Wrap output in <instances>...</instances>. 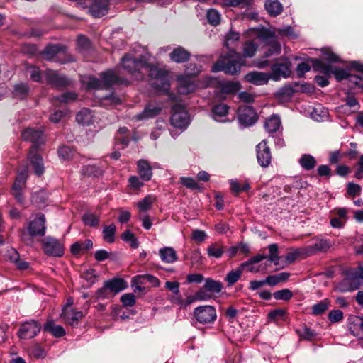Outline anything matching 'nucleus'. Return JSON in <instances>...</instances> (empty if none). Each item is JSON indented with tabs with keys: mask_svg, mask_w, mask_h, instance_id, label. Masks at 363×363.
Here are the masks:
<instances>
[{
	"mask_svg": "<svg viewBox=\"0 0 363 363\" xmlns=\"http://www.w3.org/2000/svg\"><path fill=\"white\" fill-rule=\"evenodd\" d=\"M257 158L259 164L262 167H268L271 162L270 149L265 140L262 141L257 145Z\"/></svg>",
	"mask_w": 363,
	"mask_h": 363,
	"instance_id": "14",
	"label": "nucleus"
},
{
	"mask_svg": "<svg viewBox=\"0 0 363 363\" xmlns=\"http://www.w3.org/2000/svg\"><path fill=\"white\" fill-rule=\"evenodd\" d=\"M186 74L185 76L195 77L201 72V66L194 62H189L186 65Z\"/></svg>",
	"mask_w": 363,
	"mask_h": 363,
	"instance_id": "57",
	"label": "nucleus"
},
{
	"mask_svg": "<svg viewBox=\"0 0 363 363\" xmlns=\"http://www.w3.org/2000/svg\"><path fill=\"white\" fill-rule=\"evenodd\" d=\"M243 60L240 53L235 48L220 59L212 67V72L224 71L226 74H235L240 71Z\"/></svg>",
	"mask_w": 363,
	"mask_h": 363,
	"instance_id": "1",
	"label": "nucleus"
},
{
	"mask_svg": "<svg viewBox=\"0 0 363 363\" xmlns=\"http://www.w3.org/2000/svg\"><path fill=\"white\" fill-rule=\"evenodd\" d=\"M194 316L201 324L211 323L216 319V309L211 306H199L194 309Z\"/></svg>",
	"mask_w": 363,
	"mask_h": 363,
	"instance_id": "8",
	"label": "nucleus"
},
{
	"mask_svg": "<svg viewBox=\"0 0 363 363\" xmlns=\"http://www.w3.org/2000/svg\"><path fill=\"white\" fill-rule=\"evenodd\" d=\"M159 255L162 260L167 263H172L177 259L176 251L170 247H165L160 249Z\"/></svg>",
	"mask_w": 363,
	"mask_h": 363,
	"instance_id": "32",
	"label": "nucleus"
},
{
	"mask_svg": "<svg viewBox=\"0 0 363 363\" xmlns=\"http://www.w3.org/2000/svg\"><path fill=\"white\" fill-rule=\"evenodd\" d=\"M207 19L210 24L217 26L220 23V17L218 12L215 9H210L207 12Z\"/></svg>",
	"mask_w": 363,
	"mask_h": 363,
	"instance_id": "60",
	"label": "nucleus"
},
{
	"mask_svg": "<svg viewBox=\"0 0 363 363\" xmlns=\"http://www.w3.org/2000/svg\"><path fill=\"white\" fill-rule=\"evenodd\" d=\"M294 89L291 85H286L279 89L277 92V96L281 100L290 99L294 93Z\"/></svg>",
	"mask_w": 363,
	"mask_h": 363,
	"instance_id": "50",
	"label": "nucleus"
},
{
	"mask_svg": "<svg viewBox=\"0 0 363 363\" xmlns=\"http://www.w3.org/2000/svg\"><path fill=\"white\" fill-rule=\"evenodd\" d=\"M330 246V243L327 240H318L315 243L305 248L306 257L311 256L319 252H327Z\"/></svg>",
	"mask_w": 363,
	"mask_h": 363,
	"instance_id": "17",
	"label": "nucleus"
},
{
	"mask_svg": "<svg viewBox=\"0 0 363 363\" xmlns=\"http://www.w3.org/2000/svg\"><path fill=\"white\" fill-rule=\"evenodd\" d=\"M21 136L24 140L30 141L33 144L30 150L31 154L38 151V147L45 142L43 132L32 128L25 129L22 132Z\"/></svg>",
	"mask_w": 363,
	"mask_h": 363,
	"instance_id": "7",
	"label": "nucleus"
},
{
	"mask_svg": "<svg viewBox=\"0 0 363 363\" xmlns=\"http://www.w3.org/2000/svg\"><path fill=\"white\" fill-rule=\"evenodd\" d=\"M121 239L127 242H130V246L133 248L138 247V242L135 235L131 233L129 230H125L121 235Z\"/></svg>",
	"mask_w": 363,
	"mask_h": 363,
	"instance_id": "52",
	"label": "nucleus"
},
{
	"mask_svg": "<svg viewBox=\"0 0 363 363\" xmlns=\"http://www.w3.org/2000/svg\"><path fill=\"white\" fill-rule=\"evenodd\" d=\"M347 328L353 336H358L359 330L363 331V315L362 316L350 315L347 319Z\"/></svg>",
	"mask_w": 363,
	"mask_h": 363,
	"instance_id": "18",
	"label": "nucleus"
},
{
	"mask_svg": "<svg viewBox=\"0 0 363 363\" xmlns=\"http://www.w3.org/2000/svg\"><path fill=\"white\" fill-rule=\"evenodd\" d=\"M191 54L182 47L174 49L169 53L170 59L177 63H183L189 60Z\"/></svg>",
	"mask_w": 363,
	"mask_h": 363,
	"instance_id": "23",
	"label": "nucleus"
},
{
	"mask_svg": "<svg viewBox=\"0 0 363 363\" xmlns=\"http://www.w3.org/2000/svg\"><path fill=\"white\" fill-rule=\"evenodd\" d=\"M225 247L219 242L211 243L206 249L209 257L220 258L225 252Z\"/></svg>",
	"mask_w": 363,
	"mask_h": 363,
	"instance_id": "29",
	"label": "nucleus"
},
{
	"mask_svg": "<svg viewBox=\"0 0 363 363\" xmlns=\"http://www.w3.org/2000/svg\"><path fill=\"white\" fill-rule=\"evenodd\" d=\"M138 174L144 181L151 179L152 176V167L147 161L140 160L138 162Z\"/></svg>",
	"mask_w": 363,
	"mask_h": 363,
	"instance_id": "26",
	"label": "nucleus"
},
{
	"mask_svg": "<svg viewBox=\"0 0 363 363\" xmlns=\"http://www.w3.org/2000/svg\"><path fill=\"white\" fill-rule=\"evenodd\" d=\"M43 330L50 333L56 337H62L66 334L63 327L56 325L53 320H48L44 325Z\"/></svg>",
	"mask_w": 363,
	"mask_h": 363,
	"instance_id": "31",
	"label": "nucleus"
},
{
	"mask_svg": "<svg viewBox=\"0 0 363 363\" xmlns=\"http://www.w3.org/2000/svg\"><path fill=\"white\" fill-rule=\"evenodd\" d=\"M290 276L288 272H281L275 275H270L266 278V282L269 286H275L280 282L286 281Z\"/></svg>",
	"mask_w": 363,
	"mask_h": 363,
	"instance_id": "40",
	"label": "nucleus"
},
{
	"mask_svg": "<svg viewBox=\"0 0 363 363\" xmlns=\"http://www.w3.org/2000/svg\"><path fill=\"white\" fill-rule=\"evenodd\" d=\"M84 316L82 311H73V310H67V308L63 309L61 317L64 318L65 322L72 327L78 325L79 320Z\"/></svg>",
	"mask_w": 363,
	"mask_h": 363,
	"instance_id": "19",
	"label": "nucleus"
},
{
	"mask_svg": "<svg viewBox=\"0 0 363 363\" xmlns=\"http://www.w3.org/2000/svg\"><path fill=\"white\" fill-rule=\"evenodd\" d=\"M41 325L35 320L26 322L23 323L18 331V336L21 339L33 338L40 331Z\"/></svg>",
	"mask_w": 363,
	"mask_h": 363,
	"instance_id": "13",
	"label": "nucleus"
},
{
	"mask_svg": "<svg viewBox=\"0 0 363 363\" xmlns=\"http://www.w3.org/2000/svg\"><path fill=\"white\" fill-rule=\"evenodd\" d=\"M116 227L115 224L111 223L108 226H105L103 230V238L108 243H112L115 240V233Z\"/></svg>",
	"mask_w": 363,
	"mask_h": 363,
	"instance_id": "43",
	"label": "nucleus"
},
{
	"mask_svg": "<svg viewBox=\"0 0 363 363\" xmlns=\"http://www.w3.org/2000/svg\"><path fill=\"white\" fill-rule=\"evenodd\" d=\"M47 84L55 89L69 86L71 81L65 76L60 74L57 71L48 69L43 73Z\"/></svg>",
	"mask_w": 363,
	"mask_h": 363,
	"instance_id": "6",
	"label": "nucleus"
},
{
	"mask_svg": "<svg viewBox=\"0 0 363 363\" xmlns=\"http://www.w3.org/2000/svg\"><path fill=\"white\" fill-rule=\"evenodd\" d=\"M196 86L191 77L185 75L177 77V90L180 94H188L196 90Z\"/></svg>",
	"mask_w": 363,
	"mask_h": 363,
	"instance_id": "15",
	"label": "nucleus"
},
{
	"mask_svg": "<svg viewBox=\"0 0 363 363\" xmlns=\"http://www.w3.org/2000/svg\"><path fill=\"white\" fill-rule=\"evenodd\" d=\"M155 200V198L152 196H147L142 201L138 203V207L142 211H148L151 208Z\"/></svg>",
	"mask_w": 363,
	"mask_h": 363,
	"instance_id": "55",
	"label": "nucleus"
},
{
	"mask_svg": "<svg viewBox=\"0 0 363 363\" xmlns=\"http://www.w3.org/2000/svg\"><path fill=\"white\" fill-rule=\"evenodd\" d=\"M223 289V284L211 278L205 280V284L199 291H203L206 294H210L211 296L214 294L220 293Z\"/></svg>",
	"mask_w": 363,
	"mask_h": 363,
	"instance_id": "20",
	"label": "nucleus"
},
{
	"mask_svg": "<svg viewBox=\"0 0 363 363\" xmlns=\"http://www.w3.org/2000/svg\"><path fill=\"white\" fill-rule=\"evenodd\" d=\"M273 296L276 300L289 301L292 298L293 293L289 289H284L275 291Z\"/></svg>",
	"mask_w": 363,
	"mask_h": 363,
	"instance_id": "54",
	"label": "nucleus"
},
{
	"mask_svg": "<svg viewBox=\"0 0 363 363\" xmlns=\"http://www.w3.org/2000/svg\"><path fill=\"white\" fill-rule=\"evenodd\" d=\"M172 114L170 123L177 128L186 127L189 123V115L185 106L182 104H175L172 107Z\"/></svg>",
	"mask_w": 363,
	"mask_h": 363,
	"instance_id": "4",
	"label": "nucleus"
},
{
	"mask_svg": "<svg viewBox=\"0 0 363 363\" xmlns=\"http://www.w3.org/2000/svg\"><path fill=\"white\" fill-rule=\"evenodd\" d=\"M82 172L84 174L87 176L99 177L103 174V171L95 165H87L83 167Z\"/></svg>",
	"mask_w": 363,
	"mask_h": 363,
	"instance_id": "56",
	"label": "nucleus"
},
{
	"mask_svg": "<svg viewBox=\"0 0 363 363\" xmlns=\"http://www.w3.org/2000/svg\"><path fill=\"white\" fill-rule=\"evenodd\" d=\"M264 7L271 16H277L283 11V6L277 0H267L264 4Z\"/></svg>",
	"mask_w": 363,
	"mask_h": 363,
	"instance_id": "30",
	"label": "nucleus"
},
{
	"mask_svg": "<svg viewBox=\"0 0 363 363\" xmlns=\"http://www.w3.org/2000/svg\"><path fill=\"white\" fill-rule=\"evenodd\" d=\"M122 67L129 73H140L142 69L147 65V57L141 55L139 58H135L130 54H126L121 59Z\"/></svg>",
	"mask_w": 363,
	"mask_h": 363,
	"instance_id": "5",
	"label": "nucleus"
},
{
	"mask_svg": "<svg viewBox=\"0 0 363 363\" xmlns=\"http://www.w3.org/2000/svg\"><path fill=\"white\" fill-rule=\"evenodd\" d=\"M297 333L301 340L308 341L313 340L317 337V333L315 330L308 328L307 326H304L302 330H298Z\"/></svg>",
	"mask_w": 363,
	"mask_h": 363,
	"instance_id": "45",
	"label": "nucleus"
},
{
	"mask_svg": "<svg viewBox=\"0 0 363 363\" xmlns=\"http://www.w3.org/2000/svg\"><path fill=\"white\" fill-rule=\"evenodd\" d=\"M82 220L86 225L90 227H97L99 224V218L93 213H85L82 216Z\"/></svg>",
	"mask_w": 363,
	"mask_h": 363,
	"instance_id": "53",
	"label": "nucleus"
},
{
	"mask_svg": "<svg viewBox=\"0 0 363 363\" xmlns=\"http://www.w3.org/2000/svg\"><path fill=\"white\" fill-rule=\"evenodd\" d=\"M77 99V94L74 92H65L60 96H55L53 99L59 101L62 103H69L72 101H74Z\"/></svg>",
	"mask_w": 363,
	"mask_h": 363,
	"instance_id": "63",
	"label": "nucleus"
},
{
	"mask_svg": "<svg viewBox=\"0 0 363 363\" xmlns=\"http://www.w3.org/2000/svg\"><path fill=\"white\" fill-rule=\"evenodd\" d=\"M211 298L210 294H206L203 291H198L194 296H189L184 302L181 301V307L186 308L196 300L206 301Z\"/></svg>",
	"mask_w": 363,
	"mask_h": 363,
	"instance_id": "35",
	"label": "nucleus"
},
{
	"mask_svg": "<svg viewBox=\"0 0 363 363\" xmlns=\"http://www.w3.org/2000/svg\"><path fill=\"white\" fill-rule=\"evenodd\" d=\"M238 119L245 126H250L257 121V115L252 107L245 106L238 110Z\"/></svg>",
	"mask_w": 363,
	"mask_h": 363,
	"instance_id": "12",
	"label": "nucleus"
},
{
	"mask_svg": "<svg viewBox=\"0 0 363 363\" xmlns=\"http://www.w3.org/2000/svg\"><path fill=\"white\" fill-rule=\"evenodd\" d=\"M42 242L43 249L46 255L59 257L64 255V247L57 239L47 237Z\"/></svg>",
	"mask_w": 363,
	"mask_h": 363,
	"instance_id": "9",
	"label": "nucleus"
},
{
	"mask_svg": "<svg viewBox=\"0 0 363 363\" xmlns=\"http://www.w3.org/2000/svg\"><path fill=\"white\" fill-rule=\"evenodd\" d=\"M114 296L113 293L109 291V289L106 287V284L104 283V286L99 289L94 296L96 301L105 298H111Z\"/></svg>",
	"mask_w": 363,
	"mask_h": 363,
	"instance_id": "51",
	"label": "nucleus"
},
{
	"mask_svg": "<svg viewBox=\"0 0 363 363\" xmlns=\"http://www.w3.org/2000/svg\"><path fill=\"white\" fill-rule=\"evenodd\" d=\"M108 0H93L89 5L90 13L96 17L99 18L108 13Z\"/></svg>",
	"mask_w": 363,
	"mask_h": 363,
	"instance_id": "16",
	"label": "nucleus"
},
{
	"mask_svg": "<svg viewBox=\"0 0 363 363\" xmlns=\"http://www.w3.org/2000/svg\"><path fill=\"white\" fill-rule=\"evenodd\" d=\"M67 47L60 44H50L45 47L42 55L48 60H52L60 52H65Z\"/></svg>",
	"mask_w": 363,
	"mask_h": 363,
	"instance_id": "21",
	"label": "nucleus"
},
{
	"mask_svg": "<svg viewBox=\"0 0 363 363\" xmlns=\"http://www.w3.org/2000/svg\"><path fill=\"white\" fill-rule=\"evenodd\" d=\"M361 281L351 274L350 277L345 279L340 285V289L342 292L352 291L358 289L360 287Z\"/></svg>",
	"mask_w": 363,
	"mask_h": 363,
	"instance_id": "27",
	"label": "nucleus"
},
{
	"mask_svg": "<svg viewBox=\"0 0 363 363\" xmlns=\"http://www.w3.org/2000/svg\"><path fill=\"white\" fill-rule=\"evenodd\" d=\"M104 283L106 284V287L109 289V291H111L114 296L128 286L125 281L121 278L109 279L104 281Z\"/></svg>",
	"mask_w": 363,
	"mask_h": 363,
	"instance_id": "24",
	"label": "nucleus"
},
{
	"mask_svg": "<svg viewBox=\"0 0 363 363\" xmlns=\"http://www.w3.org/2000/svg\"><path fill=\"white\" fill-rule=\"evenodd\" d=\"M58 154L65 160H70L74 156V151L68 146H62L58 150Z\"/></svg>",
	"mask_w": 363,
	"mask_h": 363,
	"instance_id": "64",
	"label": "nucleus"
},
{
	"mask_svg": "<svg viewBox=\"0 0 363 363\" xmlns=\"http://www.w3.org/2000/svg\"><path fill=\"white\" fill-rule=\"evenodd\" d=\"M269 74L260 72H251L246 75L247 82L256 85L267 84L270 78Z\"/></svg>",
	"mask_w": 363,
	"mask_h": 363,
	"instance_id": "22",
	"label": "nucleus"
},
{
	"mask_svg": "<svg viewBox=\"0 0 363 363\" xmlns=\"http://www.w3.org/2000/svg\"><path fill=\"white\" fill-rule=\"evenodd\" d=\"M101 78L103 79V85L105 89L110 88L115 84L125 86L129 84V82L126 79L119 77L114 70L111 69L102 72Z\"/></svg>",
	"mask_w": 363,
	"mask_h": 363,
	"instance_id": "11",
	"label": "nucleus"
},
{
	"mask_svg": "<svg viewBox=\"0 0 363 363\" xmlns=\"http://www.w3.org/2000/svg\"><path fill=\"white\" fill-rule=\"evenodd\" d=\"M37 152L38 151L31 154L30 151L28 158L30 160L31 165L34 169L35 174L38 176H41L44 172L43 158L37 153Z\"/></svg>",
	"mask_w": 363,
	"mask_h": 363,
	"instance_id": "25",
	"label": "nucleus"
},
{
	"mask_svg": "<svg viewBox=\"0 0 363 363\" xmlns=\"http://www.w3.org/2000/svg\"><path fill=\"white\" fill-rule=\"evenodd\" d=\"M229 106L225 104H218L213 106L212 113L213 118L216 119V117L225 116L228 113Z\"/></svg>",
	"mask_w": 363,
	"mask_h": 363,
	"instance_id": "47",
	"label": "nucleus"
},
{
	"mask_svg": "<svg viewBox=\"0 0 363 363\" xmlns=\"http://www.w3.org/2000/svg\"><path fill=\"white\" fill-rule=\"evenodd\" d=\"M312 66L315 71H318L324 74V76H327L328 77H330L331 74H333V70L334 67L328 64H325L322 60L318 59H312Z\"/></svg>",
	"mask_w": 363,
	"mask_h": 363,
	"instance_id": "28",
	"label": "nucleus"
},
{
	"mask_svg": "<svg viewBox=\"0 0 363 363\" xmlns=\"http://www.w3.org/2000/svg\"><path fill=\"white\" fill-rule=\"evenodd\" d=\"M92 114L90 110L83 108L76 116V121L79 124L82 125H88L92 121Z\"/></svg>",
	"mask_w": 363,
	"mask_h": 363,
	"instance_id": "36",
	"label": "nucleus"
},
{
	"mask_svg": "<svg viewBox=\"0 0 363 363\" xmlns=\"http://www.w3.org/2000/svg\"><path fill=\"white\" fill-rule=\"evenodd\" d=\"M281 125V120L276 115L272 116L265 121L264 127L269 133L277 132Z\"/></svg>",
	"mask_w": 363,
	"mask_h": 363,
	"instance_id": "37",
	"label": "nucleus"
},
{
	"mask_svg": "<svg viewBox=\"0 0 363 363\" xmlns=\"http://www.w3.org/2000/svg\"><path fill=\"white\" fill-rule=\"evenodd\" d=\"M29 92V87L27 84L21 83L16 84L13 89V95L19 99L26 98Z\"/></svg>",
	"mask_w": 363,
	"mask_h": 363,
	"instance_id": "44",
	"label": "nucleus"
},
{
	"mask_svg": "<svg viewBox=\"0 0 363 363\" xmlns=\"http://www.w3.org/2000/svg\"><path fill=\"white\" fill-rule=\"evenodd\" d=\"M316 160L311 155L304 154L299 159V164L305 170L313 169L316 165Z\"/></svg>",
	"mask_w": 363,
	"mask_h": 363,
	"instance_id": "38",
	"label": "nucleus"
},
{
	"mask_svg": "<svg viewBox=\"0 0 363 363\" xmlns=\"http://www.w3.org/2000/svg\"><path fill=\"white\" fill-rule=\"evenodd\" d=\"M144 69H146L149 76L152 79H155L160 81V84L157 82H154L152 85L158 90L167 91L169 88V84L167 80V72L163 69L159 68L157 66L149 64L147 61V65Z\"/></svg>",
	"mask_w": 363,
	"mask_h": 363,
	"instance_id": "3",
	"label": "nucleus"
},
{
	"mask_svg": "<svg viewBox=\"0 0 363 363\" xmlns=\"http://www.w3.org/2000/svg\"><path fill=\"white\" fill-rule=\"evenodd\" d=\"M149 282L153 286H158L160 285L159 279L150 274L138 275L133 279V282L135 284H143Z\"/></svg>",
	"mask_w": 363,
	"mask_h": 363,
	"instance_id": "34",
	"label": "nucleus"
},
{
	"mask_svg": "<svg viewBox=\"0 0 363 363\" xmlns=\"http://www.w3.org/2000/svg\"><path fill=\"white\" fill-rule=\"evenodd\" d=\"M281 52V45L277 41H272L268 45L264 52V57H269L274 55H279Z\"/></svg>",
	"mask_w": 363,
	"mask_h": 363,
	"instance_id": "48",
	"label": "nucleus"
},
{
	"mask_svg": "<svg viewBox=\"0 0 363 363\" xmlns=\"http://www.w3.org/2000/svg\"><path fill=\"white\" fill-rule=\"evenodd\" d=\"M333 74L335 76L337 81H341L345 79H348L350 82H354V79L352 77L355 76V74H349L347 71L343 69L338 68L337 67H334L333 70Z\"/></svg>",
	"mask_w": 363,
	"mask_h": 363,
	"instance_id": "46",
	"label": "nucleus"
},
{
	"mask_svg": "<svg viewBox=\"0 0 363 363\" xmlns=\"http://www.w3.org/2000/svg\"><path fill=\"white\" fill-rule=\"evenodd\" d=\"M258 45L254 41H247L242 45V56L244 57H252L255 55Z\"/></svg>",
	"mask_w": 363,
	"mask_h": 363,
	"instance_id": "42",
	"label": "nucleus"
},
{
	"mask_svg": "<svg viewBox=\"0 0 363 363\" xmlns=\"http://www.w3.org/2000/svg\"><path fill=\"white\" fill-rule=\"evenodd\" d=\"M322 59L329 62H337L340 60L339 57L329 49L322 51Z\"/></svg>",
	"mask_w": 363,
	"mask_h": 363,
	"instance_id": "62",
	"label": "nucleus"
},
{
	"mask_svg": "<svg viewBox=\"0 0 363 363\" xmlns=\"http://www.w3.org/2000/svg\"><path fill=\"white\" fill-rule=\"evenodd\" d=\"M161 111V108L148 104L144 108V111L137 116L138 120L151 118L157 116Z\"/></svg>",
	"mask_w": 363,
	"mask_h": 363,
	"instance_id": "33",
	"label": "nucleus"
},
{
	"mask_svg": "<svg viewBox=\"0 0 363 363\" xmlns=\"http://www.w3.org/2000/svg\"><path fill=\"white\" fill-rule=\"evenodd\" d=\"M305 255V249H298L289 252L285 257L286 264H290L293 263L298 257Z\"/></svg>",
	"mask_w": 363,
	"mask_h": 363,
	"instance_id": "58",
	"label": "nucleus"
},
{
	"mask_svg": "<svg viewBox=\"0 0 363 363\" xmlns=\"http://www.w3.org/2000/svg\"><path fill=\"white\" fill-rule=\"evenodd\" d=\"M244 267H242L241 264L238 268L232 270L227 274L225 280L228 283V286L233 285L235 282H237L239 280L242 273Z\"/></svg>",
	"mask_w": 363,
	"mask_h": 363,
	"instance_id": "39",
	"label": "nucleus"
},
{
	"mask_svg": "<svg viewBox=\"0 0 363 363\" xmlns=\"http://www.w3.org/2000/svg\"><path fill=\"white\" fill-rule=\"evenodd\" d=\"M330 303V301L326 298L315 304L312 308L313 314L315 315L323 314L325 311L328 310Z\"/></svg>",
	"mask_w": 363,
	"mask_h": 363,
	"instance_id": "49",
	"label": "nucleus"
},
{
	"mask_svg": "<svg viewBox=\"0 0 363 363\" xmlns=\"http://www.w3.org/2000/svg\"><path fill=\"white\" fill-rule=\"evenodd\" d=\"M91 48L89 40L85 36L81 35L77 39V48L80 52L88 50Z\"/></svg>",
	"mask_w": 363,
	"mask_h": 363,
	"instance_id": "61",
	"label": "nucleus"
},
{
	"mask_svg": "<svg viewBox=\"0 0 363 363\" xmlns=\"http://www.w3.org/2000/svg\"><path fill=\"white\" fill-rule=\"evenodd\" d=\"M45 218L42 213L38 214L28 223L26 228L21 229V239L27 245H31L33 243V237L43 236L45 233Z\"/></svg>",
	"mask_w": 363,
	"mask_h": 363,
	"instance_id": "2",
	"label": "nucleus"
},
{
	"mask_svg": "<svg viewBox=\"0 0 363 363\" xmlns=\"http://www.w3.org/2000/svg\"><path fill=\"white\" fill-rule=\"evenodd\" d=\"M27 170H24L18 173L15 182L12 187V191H22L26 186V182L27 179Z\"/></svg>",
	"mask_w": 363,
	"mask_h": 363,
	"instance_id": "41",
	"label": "nucleus"
},
{
	"mask_svg": "<svg viewBox=\"0 0 363 363\" xmlns=\"http://www.w3.org/2000/svg\"><path fill=\"white\" fill-rule=\"evenodd\" d=\"M291 63L286 59H278L272 66V78L277 81L281 77H288L291 74Z\"/></svg>",
	"mask_w": 363,
	"mask_h": 363,
	"instance_id": "10",
	"label": "nucleus"
},
{
	"mask_svg": "<svg viewBox=\"0 0 363 363\" xmlns=\"http://www.w3.org/2000/svg\"><path fill=\"white\" fill-rule=\"evenodd\" d=\"M269 256L268 259L270 262H273L275 265L279 264V259L280 257L278 256V245L277 244H271L269 246Z\"/></svg>",
	"mask_w": 363,
	"mask_h": 363,
	"instance_id": "59",
	"label": "nucleus"
}]
</instances>
